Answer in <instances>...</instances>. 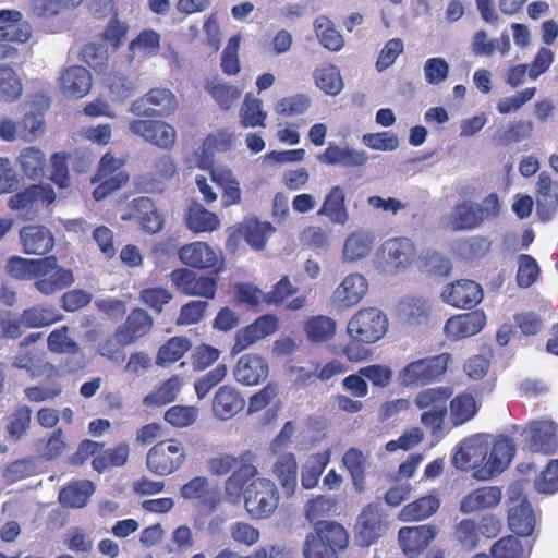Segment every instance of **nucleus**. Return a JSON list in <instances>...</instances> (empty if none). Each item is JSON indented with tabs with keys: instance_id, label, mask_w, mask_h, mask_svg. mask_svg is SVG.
Listing matches in <instances>:
<instances>
[{
	"instance_id": "obj_1",
	"label": "nucleus",
	"mask_w": 558,
	"mask_h": 558,
	"mask_svg": "<svg viewBox=\"0 0 558 558\" xmlns=\"http://www.w3.org/2000/svg\"><path fill=\"white\" fill-rule=\"evenodd\" d=\"M256 456L251 450L243 452L241 465L225 481L226 499L236 505L243 498L244 508L254 520L270 518L279 505V490L268 478L257 477Z\"/></svg>"
},
{
	"instance_id": "obj_2",
	"label": "nucleus",
	"mask_w": 558,
	"mask_h": 558,
	"mask_svg": "<svg viewBox=\"0 0 558 558\" xmlns=\"http://www.w3.org/2000/svg\"><path fill=\"white\" fill-rule=\"evenodd\" d=\"M388 317L377 307L360 308L348 322L349 342L342 348V354L350 362H361L371 355L369 344L384 338L388 330Z\"/></svg>"
},
{
	"instance_id": "obj_3",
	"label": "nucleus",
	"mask_w": 558,
	"mask_h": 558,
	"mask_svg": "<svg viewBox=\"0 0 558 558\" xmlns=\"http://www.w3.org/2000/svg\"><path fill=\"white\" fill-rule=\"evenodd\" d=\"M349 544L347 530L335 521H318L314 532L306 535L302 554L304 558H339Z\"/></svg>"
},
{
	"instance_id": "obj_4",
	"label": "nucleus",
	"mask_w": 558,
	"mask_h": 558,
	"mask_svg": "<svg viewBox=\"0 0 558 558\" xmlns=\"http://www.w3.org/2000/svg\"><path fill=\"white\" fill-rule=\"evenodd\" d=\"M452 363V355L441 352L411 361L398 372V381L404 388L426 387L441 381Z\"/></svg>"
},
{
	"instance_id": "obj_5",
	"label": "nucleus",
	"mask_w": 558,
	"mask_h": 558,
	"mask_svg": "<svg viewBox=\"0 0 558 558\" xmlns=\"http://www.w3.org/2000/svg\"><path fill=\"white\" fill-rule=\"evenodd\" d=\"M452 395L451 386H426L416 393L414 404L417 409L423 410L421 424L430 432L432 436H437L442 432L448 414L447 402Z\"/></svg>"
},
{
	"instance_id": "obj_6",
	"label": "nucleus",
	"mask_w": 558,
	"mask_h": 558,
	"mask_svg": "<svg viewBox=\"0 0 558 558\" xmlns=\"http://www.w3.org/2000/svg\"><path fill=\"white\" fill-rule=\"evenodd\" d=\"M186 449L177 438L156 442L146 454V468L158 476H168L180 470L186 461Z\"/></svg>"
},
{
	"instance_id": "obj_7",
	"label": "nucleus",
	"mask_w": 558,
	"mask_h": 558,
	"mask_svg": "<svg viewBox=\"0 0 558 558\" xmlns=\"http://www.w3.org/2000/svg\"><path fill=\"white\" fill-rule=\"evenodd\" d=\"M32 32L31 24L23 20L19 10H0V61L14 60L19 56L17 49L4 41L24 44L29 40Z\"/></svg>"
},
{
	"instance_id": "obj_8",
	"label": "nucleus",
	"mask_w": 558,
	"mask_h": 558,
	"mask_svg": "<svg viewBox=\"0 0 558 558\" xmlns=\"http://www.w3.org/2000/svg\"><path fill=\"white\" fill-rule=\"evenodd\" d=\"M54 201L56 192L49 184H32L13 194L7 205L23 220H33Z\"/></svg>"
},
{
	"instance_id": "obj_9",
	"label": "nucleus",
	"mask_w": 558,
	"mask_h": 558,
	"mask_svg": "<svg viewBox=\"0 0 558 558\" xmlns=\"http://www.w3.org/2000/svg\"><path fill=\"white\" fill-rule=\"evenodd\" d=\"M500 204L496 193H492L476 204L462 202L457 204L451 216L453 230H472L477 228L485 219L495 218L499 215Z\"/></svg>"
},
{
	"instance_id": "obj_10",
	"label": "nucleus",
	"mask_w": 558,
	"mask_h": 558,
	"mask_svg": "<svg viewBox=\"0 0 558 558\" xmlns=\"http://www.w3.org/2000/svg\"><path fill=\"white\" fill-rule=\"evenodd\" d=\"M124 160L106 153L98 165L92 183H98L93 191V197L101 201L124 186L130 179L129 173L123 169Z\"/></svg>"
},
{
	"instance_id": "obj_11",
	"label": "nucleus",
	"mask_w": 558,
	"mask_h": 558,
	"mask_svg": "<svg viewBox=\"0 0 558 558\" xmlns=\"http://www.w3.org/2000/svg\"><path fill=\"white\" fill-rule=\"evenodd\" d=\"M178 257L189 269L207 270L214 276H219L226 269L221 252L204 241L184 244L178 250Z\"/></svg>"
},
{
	"instance_id": "obj_12",
	"label": "nucleus",
	"mask_w": 558,
	"mask_h": 558,
	"mask_svg": "<svg viewBox=\"0 0 558 558\" xmlns=\"http://www.w3.org/2000/svg\"><path fill=\"white\" fill-rule=\"evenodd\" d=\"M39 260L43 262L34 278V287L39 293L52 295L74 283L73 271L60 266L54 255L41 257Z\"/></svg>"
},
{
	"instance_id": "obj_13",
	"label": "nucleus",
	"mask_w": 558,
	"mask_h": 558,
	"mask_svg": "<svg viewBox=\"0 0 558 558\" xmlns=\"http://www.w3.org/2000/svg\"><path fill=\"white\" fill-rule=\"evenodd\" d=\"M178 109V99L169 88L156 87L149 89L142 97L135 99L130 111L140 117L166 118Z\"/></svg>"
},
{
	"instance_id": "obj_14",
	"label": "nucleus",
	"mask_w": 558,
	"mask_h": 558,
	"mask_svg": "<svg viewBox=\"0 0 558 558\" xmlns=\"http://www.w3.org/2000/svg\"><path fill=\"white\" fill-rule=\"evenodd\" d=\"M169 277L175 290L183 295L203 298L207 302L216 296L217 276H198L192 269L182 267L173 269Z\"/></svg>"
},
{
	"instance_id": "obj_15",
	"label": "nucleus",
	"mask_w": 558,
	"mask_h": 558,
	"mask_svg": "<svg viewBox=\"0 0 558 558\" xmlns=\"http://www.w3.org/2000/svg\"><path fill=\"white\" fill-rule=\"evenodd\" d=\"M379 257L385 270L396 274L413 264L416 257V248L408 238H392L383 243Z\"/></svg>"
},
{
	"instance_id": "obj_16",
	"label": "nucleus",
	"mask_w": 558,
	"mask_h": 558,
	"mask_svg": "<svg viewBox=\"0 0 558 558\" xmlns=\"http://www.w3.org/2000/svg\"><path fill=\"white\" fill-rule=\"evenodd\" d=\"M129 130L133 135L166 150H170L177 141L174 128L162 120L134 119L129 123Z\"/></svg>"
},
{
	"instance_id": "obj_17",
	"label": "nucleus",
	"mask_w": 558,
	"mask_h": 558,
	"mask_svg": "<svg viewBox=\"0 0 558 558\" xmlns=\"http://www.w3.org/2000/svg\"><path fill=\"white\" fill-rule=\"evenodd\" d=\"M484 292L480 283L471 279H458L446 284L440 298L444 303L462 310H472L483 300Z\"/></svg>"
},
{
	"instance_id": "obj_18",
	"label": "nucleus",
	"mask_w": 558,
	"mask_h": 558,
	"mask_svg": "<svg viewBox=\"0 0 558 558\" xmlns=\"http://www.w3.org/2000/svg\"><path fill=\"white\" fill-rule=\"evenodd\" d=\"M181 497L192 500L199 512L210 514L221 504L222 496L217 487H211L204 476H195L180 489Z\"/></svg>"
},
{
	"instance_id": "obj_19",
	"label": "nucleus",
	"mask_w": 558,
	"mask_h": 558,
	"mask_svg": "<svg viewBox=\"0 0 558 558\" xmlns=\"http://www.w3.org/2000/svg\"><path fill=\"white\" fill-rule=\"evenodd\" d=\"M278 328L279 319L276 315L266 314L259 316L253 323L236 331L231 354H240L257 341L275 333Z\"/></svg>"
},
{
	"instance_id": "obj_20",
	"label": "nucleus",
	"mask_w": 558,
	"mask_h": 558,
	"mask_svg": "<svg viewBox=\"0 0 558 558\" xmlns=\"http://www.w3.org/2000/svg\"><path fill=\"white\" fill-rule=\"evenodd\" d=\"M19 235L24 254L45 256L54 247V236L46 226H24L20 229Z\"/></svg>"
},
{
	"instance_id": "obj_21",
	"label": "nucleus",
	"mask_w": 558,
	"mask_h": 558,
	"mask_svg": "<svg viewBox=\"0 0 558 558\" xmlns=\"http://www.w3.org/2000/svg\"><path fill=\"white\" fill-rule=\"evenodd\" d=\"M486 325V315L482 310H474L450 317L444 327L451 340H461L478 333Z\"/></svg>"
},
{
	"instance_id": "obj_22",
	"label": "nucleus",
	"mask_w": 558,
	"mask_h": 558,
	"mask_svg": "<svg viewBox=\"0 0 558 558\" xmlns=\"http://www.w3.org/2000/svg\"><path fill=\"white\" fill-rule=\"evenodd\" d=\"M153 326V316L146 310L135 307L129 313L125 320L116 328V336L131 345L147 336Z\"/></svg>"
},
{
	"instance_id": "obj_23",
	"label": "nucleus",
	"mask_w": 558,
	"mask_h": 558,
	"mask_svg": "<svg viewBox=\"0 0 558 558\" xmlns=\"http://www.w3.org/2000/svg\"><path fill=\"white\" fill-rule=\"evenodd\" d=\"M435 535L434 525L403 526L398 532V541L404 555L414 558L429 545Z\"/></svg>"
},
{
	"instance_id": "obj_24",
	"label": "nucleus",
	"mask_w": 558,
	"mask_h": 558,
	"mask_svg": "<svg viewBox=\"0 0 558 558\" xmlns=\"http://www.w3.org/2000/svg\"><path fill=\"white\" fill-rule=\"evenodd\" d=\"M245 407L242 393L231 385L220 386L214 395L211 411L220 421H228L239 414Z\"/></svg>"
},
{
	"instance_id": "obj_25",
	"label": "nucleus",
	"mask_w": 558,
	"mask_h": 558,
	"mask_svg": "<svg viewBox=\"0 0 558 558\" xmlns=\"http://www.w3.org/2000/svg\"><path fill=\"white\" fill-rule=\"evenodd\" d=\"M130 210L129 218L134 219L145 232L155 234L162 230L165 219L150 197L134 198Z\"/></svg>"
},
{
	"instance_id": "obj_26",
	"label": "nucleus",
	"mask_w": 558,
	"mask_h": 558,
	"mask_svg": "<svg viewBox=\"0 0 558 558\" xmlns=\"http://www.w3.org/2000/svg\"><path fill=\"white\" fill-rule=\"evenodd\" d=\"M536 213L542 221H548L558 206V182L543 171L536 182Z\"/></svg>"
},
{
	"instance_id": "obj_27",
	"label": "nucleus",
	"mask_w": 558,
	"mask_h": 558,
	"mask_svg": "<svg viewBox=\"0 0 558 558\" xmlns=\"http://www.w3.org/2000/svg\"><path fill=\"white\" fill-rule=\"evenodd\" d=\"M526 446L532 452L553 454L558 449L557 426L553 422H533L529 427Z\"/></svg>"
},
{
	"instance_id": "obj_28",
	"label": "nucleus",
	"mask_w": 558,
	"mask_h": 558,
	"mask_svg": "<svg viewBox=\"0 0 558 558\" xmlns=\"http://www.w3.org/2000/svg\"><path fill=\"white\" fill-rule=\"evenodd\" d=\"M58 82L64 95L80 99L92 88V74L84 66L71 65L61 71Z\"/></svg>"
},
{
	"instance_id": "obj_29",
	"label": "nucleus",
	"mask_w": 558,
	"mask_h": 558,
	"mask_svg": "<svg viewBox=\"0 0 558 558\" xmlns=\"http://www.w3.org/2000/svg\"><path fill=\"white\" fill-rule=\"evenodd\" d=\"M233 375L236 381L246 386H254L266 379L268 364L258 354L247 353L239 359Z\"/></svg>"
},
{
	"instance_id": "obj_30",
	"label": "nucleus",
	"mask_w": 558,
	"mask_h": 558,
	"mask_svg": "<svg viewBox=\"0 0 558 558\" xmlns=\"http://www.w3.org/2000/svg\"><path fill=\"white\" fill-rule=\"evenodd\" d=\"M449 418L452 426H461L473 420L481 409V403L469 391H461L449 399Z\"/></svg>"
},
{
	"instance_id": "obj_31",
	"label": "nucleus",
	"mask_w": 558,
	"mask_h": 558,
	"mask_svg": "<svg viewBox=\"0 0 558 558\" xmlns=\"http://www.w3.org/2000/svg\"><path fill=\"white\" fill-rule=\"evenodd\" d=\"M367 280L360 274L348 275L333 293L335 301L343 307L357 304L367 293Z\"/></svg>"
},
{
	"instance_id": "obj_32",
	"label": "nucleus",
	"mask_w": 558,
	"mask_h": 558,
	"mask_svg": "<svg viewBox=\"0 0 558 558\" xmlns=\"http://www.w3.org/2000/svg\"><path fill=\"white\" fill-rule=\"evenodd\" d=\"M501 496V489L497 486L478 487L463 497L460 504V511L472 513L493 508L500 502Z\"/></svg>"
},
{
	"instance_id": "obj_33",
	"label": "nucleus",
	"mask_w": 558,
	"mask_h": 558,
	"mask_svg": "<svg viewBox=\"0 0 558 558\" xmlns=\"http://www.w3.org/2000/svg\"><path fill=\"white\" fill-rule=\"evenodd\" d=\"M318 216H325L333 225L344 226L349 220V211L345 206V192L343 187L332 186L325 196Z\"/></svg>"
},
{
	"instance_id": "obj_34",
	"label": "nucleus",
	"mask_w": 558,
	"mask_h": 558,
	"mask_svg": "<svg viewBox=\"0 0 558 558\" xmlns=\"http://www.w3.org/2000/svg\"><path fill=\"white\" fill-rule=\"evenodd\" d=\"M368 157L364 150H356L354 148H341L337 145L330 144L323 154L318 156L322 163L335 166L341 165L343 167H362L366 163Z\"/></svg>"
},
{
	"instance_id": "obj_35",
	"label": "nucleus",
	"mask_w": 558,
	"mask_h": 558,
	"mask_svg": "<svg viewBox=\"0 0 558 558\" xmlns=\"http://www.w3.org/2000/svg\"><path fill=\"white\" fill-rule=\"evenodd\" d=\"M211 181L222 190V205L230 207L241 202L242 191L240 183L230 169L210 168Z\"/></svg>"
},
{
	"instance_id": "obj_36",
	"label": "nucleus",
	"mask_w": 558,
	"mask_h": 558,
	"mask_svg": "<svg viewBox=\"0 0 558 558\" xmlns=\"http://www.w3.org/2000/svg\"><path fill=\"white\" fill-rule=\"evenodd\" d=\"M514 452L515 447L510 438L500 436L495 439L485 464L488 475L501 473L510 463Z\"/></svg>"
},
{
	"instance_id": "obj_37",
	"label": "nucleus",
	"mask_w": 558,
	"mask_h": 558,
	"mask_svg": "<svg viewBox=\"0 0 558 558\" xmlns=\"http://www.w3.org/2000/svg\"><path fill=\"white\" fill-rule=\"evenodd\" d=\"M272 472L280 483L284 494L292 496L296 489L298 462L294 453L284 452L276 460Z\"/></svg>"
},
{
	"instance_id": "obj_38",
	"label": "nucleus",
	"mask_w": 558,
	"mask_h": 558,
	"mask_svg": "<svg viewBox=\"0 0 558 558\" xmlns=\"http://www.w3.org/2000/svg\"><path fill=\"white\" fill-rule=\"evenodd\" d=\"M185 220L187 228L194 233H210L220 228L218 215L197 202L192 203L189 207Z\"/></svg>"
},
{
	"instance_id": "obj_39",
	"label": "nucleus",
	"mask_w": 558,
	"mask_h": 558,
	"mask_svg": "<svg viewBox=\"0 0 558 558\" xmlns=\"http://www.w3.org/2000/svg\"><path fill=\"white\" fill-rule=\"evenodd\" d=\"M192 348V341L185 336H174L168 339L157 351L156 364L167 367L181 360Z\"/></svg>"
},
{
	"instance_id": "obj_40",
	"label": "nucleus",
	"mask_w": 558,
	"mask_h": 558,
	"mask_svg": "<svg viewBox=\"0 0 558 558\" xmlns=\"http://www.w3.org/2000/svg\"><path fill=\"white\" fill-rule=\"evenodd\" d=\"M380 514L372 506L364 508L357 520L356 538L362 546H369L380 535Z\"/></svg>"
},
{
	"instance_id": "obj_41",
	"label": "nucleus",
	"mask_w": 558,
	"mask_h": 558,
	"mask_svg": "<svg viewBox=\"0 0 558 558\" xmlns=\"http://www.w3.org/2000/svg\"><path fill=\"white\" fill-rule=\"evenodd\" d=\"M275 231L276 229L270 222L259 221L258 219L246 220L240 227V232L246 243L256 251L264 250Z\"/></svg>"
},
{
	"instance_id": "obj_42",
	"label": "nucleus",
	"mask_w": 558,
	"mask_h": 558,
	"mask_svg": "<svg viewBox=\"0 0 558 558\" xmlns=\"http://www.w3.org/2000/svg\"><path fill=\"white\" fill-rule=\"evenodd\" d=\"M95 490V486L89 480H82L70 483L59 493L60 502L69 508L84 507Z\"/></svg>"
},
{
	"instance_id": "obj_43",
	"label": "nucleus",
	"mask_w": 558,
	"mask_h": 558,
	"mask_svg": "<svg viewBox=\"0 0 558 558\" xmlns=\"http://www.w3.org/2000/svg\"><path fill=\"white\" fill-rule=\"evenodd\" d=\"M508 524L510 530L520 536H529L533 533L535 518L533 509L527 501H522L509 510Z\"/></svg>"
},
{
	"instance_id": "obj_44",
	"label": "nucleus",
	"mask_w": 558,
	"mask_h": 558,
	"mask_svg": "<svg viewBox=\"0 0 558 558\" xmlns=\"http://www.w3.org/2000/svg\"><path fill=\"white\" fill-rule=\"evenodd\" d=\"M17 162L25 177L32 180H39L45 174L47 160L45 154L37 147L24 148L19 157Z\"/></svg>"
},
{
	"instance_id": "obj_45",
	"label": "nucleus",
	"mask_w": 558,
	"mask_h": 558,
	"mask_svg": "<svg viewBox=\"0 0 558 558\" xmlns=\"http://www.w3.org/2000/svg\"><path fill=\"white\" fill-rule=\"evenodd\" d=\"M130 446L123 441L116 445L113 448L104 449L97 454L93 461V469L99 473L111 468L123 466L129 459Z\"/></svg>"
},
{
	"instance_id": "obj_46",
	"label": "nucleus",
	"mask_w": 558,
	"mask_h": 558,
	"mask_svg": "<svg viewBox=\"0 0 558 558\" xmlns=\"http://www.w3.org/2000/svg\"><path fill=\"white\" fill-rule=\"evenodd\" d=\"M534 125L531 120L514 121L506 128L498 129L493 140L498 146H510L530 137Z\"/></svg>"
},
{
	"instance_id": "obj_47",
	"label": "nucleus",
	"mask_w": 558,
	"mask_h": 558,
	"mask_svg": "<svg viewBox=\"0 0 558 558\" xmlns=\"http://www.w3.org/2000/svg\"><path fill=\"white\" fill-rule=\"evenodd\" d=\"M439 499L435 496H423L405 505L399 514L402 521H421L433 515L439 508Z\"/></svg>"
},
{
	"instance_id": "obj_48",
	"label": "nucleus",
	"mask_w": 558,
	"mask_h": 558,
	"mask_svg": "<svg viewBox=\"0 0 558 558\" xmlns=\"http://www.w3.org/2000/svg\"><path fill=\"white\" fill-rule=\"evenodd\" d=\"M329 453L318 452L312 454L301 470V485L304 489L314 488L327 464L329 463Z\"/></svg>"
},
{
	"instance_id": "obj_49",
	"label": "nucleus",
	"mask_w": 558,
	"mask_h": 558,
	"mask_svg": "<svg viewBox=\"0 0 558 558\" xmlns=\"http://www.w3.org/2000/svg\"><path fill=\"white\" fill-rule=\"evenodd\" d=\"M267 113L263 110V102L247 94L240 109V123L243 128H264Z\"/></svg>"
},
{
	"instance_id": "obj_50",
	"label": "nucleus",
	"mask_w": 558,
	"mask_h": 558,
	"mask_svg": "<svg viewBox=\"0 0 558 558\" xmlns=\"http://www.w3.org/2000/svg\"><path fill=\"white\" fill-rule=\"evenodd\" d=\"M21 317L26 328H41L59 320L53 306L34 305L23 310Z\"/></svg>"
},
{
	"instance_id": "obj_51",
	"label": "nucleus",
	"mask_w": 558,
	"mask_h": 558,
	"mask_svg": "<svg viewBox=\"0 0 558 558\" xmlns=\"http://www.w3.org/2000/svg\"><path fill=\"white\" fill-rule=\"evenodd\" d=\"M342 462L352 477L354 487L356 490L362 492L364 489L366 470V459L363 452L356 448H350L344 452Z\"/></svg>"
},
{
	"instance_id": "obj_52",
	"label": "nucleus",
	"mask_w": 558,
	"mask_h": 558,
	"mask_svg": "<svg viewBox=\"0 0 558 558\" xmlns=\"http://www.w3.org/2000/svg\"><path fill=\"white\" fill-rule=\"evenodd\" d=\"M308 339L313 342H326L336 332V322L325 315L311 317L304 326Z\"/></svg>"
},
{
	"instance_id": "obj_53",
	"label": "nucleus",
	"mask_w": 558,
	"mask_h": 558,
	"mask_svg": "<svg viewBox=\"0 0 558 558\" xmlns=\"http://www.w3.org/2000/svg\"><path fill=\"white\" fill-rule=\"evenodd\" d=\"M315 32L320 44L330 51H339L344 45V39L333 23L326 16L316 19Z\"/></svg>"
},
{
	"instance_id": "obj_54",
	"label": "nucleus",
	"mask_w": 558,
	"mask_h": 558,
	"mask_svg": "<svg viewBox=\"0 0 558 558\" xmlns=\"http://www.w3.org/2000/svg\"><path fill=\"white\" fill-rule=\"evenodd\" d=\"M31 423L32 409L25 404L16 407L5 426L9 438L15 442L21 440L29 429Z\"/></svg>"
},
{
	"instance_id": "obj_55",
	"label": "nucleus",
	"mask_w": 558,
	"mask_h": 558,
	"mask_svg": "<svg viewBox=\"0 0 558 558\" xmlns=\"http://www.w3.org/2000/svg\"><path fill=\"white\" fill-rule=\"evenodd\" d=\"M205 90L215 99L223 110L231 108L232 104L240 98L241 92L235 86L218 80L207 81Z\"/></svg>"
},
{
	"instance_id": "obj_56",
	"label": "nucleus",
	"mask_w": 558,
	"mask_h": 558,
	"mask_svg": "<svg viewBox=\"0 0 558 558\" xmlns=\"http://www.w3.org/2000/svg\"><path fill=\"white\" fill-rule=\"evenodd\" d=\"M22 90V82L16 72L11 66H0V100L15 101L21 97Z\"/></svg>"
},
{
	"instance_id": "obj_57",
	"label": "nucleus",
	"mask_w": 558,
	"mask_h": 558,
	"mask_svg": "<svg viewBox=\"0 0 558 558\" xmlns=\"http://www.w3.org/2000/svg\"><path fill=\"white\" fill-rule=\"evenodd\" d=\"M82 0H31V15L38 19L52 17L62 11L74 8Z\"/></svg>"
},
{
	"instance_id": "obj_58",
	"label": "nucleus",
	"mask_w": 558,
	"mask_h": 558,
	"mask_svg": "<svg viewBox=\"0 0 558 558\" xmlns=\"http://www.w3.org/2000/svg\"><path fill=\"white\" fill-rule=\"evenodd\" d=\"M314 78L317 87L328 95H338L343 87L340 72L337 66L332 64L316 69L314 72Z\"/></svg>"
},
{
	"instance_id": "obj_59",
	"label": "nucleus",
	"mask_w": 558,
	"mask_h": 558,
	"mask_svg": "<svg viewBox=\"0 0 558 558\" xmlns=\"http://www.w3.org/2000/svg\"><path fill=\"white\" fill-rule=\"evenodd\" d=\"M43 260L24 258L17 255L9 257L5 264V272L16 280H31L35 278L36 269Z\"/></svg>"
},
{
	"instance_id": "obj_60",
	"label": "nucleus",
	"mask_w": 558,
	"mask_h": 558,
	"mask_svg": "<svg viewBox=\"0 0 558 558\" xmlns=\"http://www.w3.org/2000/svg\"><path fill=\"white\" fill-rule=\"evenodd\" d=\"M372 245L373 241L367 234L354 232L344 242L343 256L349 260H359L369 254Z\"/></svg>"
},
{
	"instance_id": "obj_61",
	"label": "nucleus",
	"mask_w": 558,
	"mask_h": 558,
	"mask_svg": "<svg viewBox=\"0 0 558 558\" xmlns=\"http://www.w3.org/2000/svg\"><path fill=\"white\" fill-rule=\"evenodd\" d=\"M198 417V408L195 405H172L163 414L165 421L177 428L193 425Z\"/></svg>"
},
{
	"instance_id": "obj_62",
	"label": "nucleus",
	"mask_w": 558,
	"mask_h": 558,
	"mask_svg": "<svg viewBox=\"0 0 558 558\" xmlns=\"http://www.w3.org/2000/svg\"><path fill=\"white\" fill-rule=\"evenodd\" d=\"M182 386L179 375H173L154 392L145 397V403L163 405L175 400Z\"/></svg>"
},
{
	"instance_id": "obj_63",
	"label": "nucleus",
	"mask_w": 558,
	"mask_h": 558,
	"mask_svg": "<svg viewBox=\"0 0 558 558\" xmlns=\"http://www.w3.org/2000/svg\"><path fill=\"white\" fill-rule=\"evenodd\" d=\"M492 558H527L521 541L508 535L498 539L490 548Z\"/></svg>"
},
{
	"instance_id": "obj_64",
	"label": "nucleus",
	"mask_w": 558,
	"mask_h": 558,
	"mask_svg": "<svg viewBox=\"0 0 558 558\" xmlns=\"http://www.w3.org/2000/svg\"><path fill=\"white\" fill-rule=\"evenodd\" d=\"M45 118L40 111L25 113L19 122L20 138L32 142L45 132Z\"/></svg>"
}]
</instances>
